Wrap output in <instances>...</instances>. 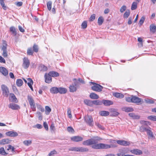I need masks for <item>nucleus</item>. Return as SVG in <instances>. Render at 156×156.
<instances>
[{
    "instance_id": "obj_1",
    "label": "nucleus",
    "mask_w": 156,
    "mask_h": 156,
    "mask_svg": "<svg viewBox=\"0 0 156 156\" xmlns=\"http://www.w3.org/2000/svg\"><path fill=\"white\" fill-rule=\"evenodd\" d=\"M101 138L98 136H94L92 138L83 141L82 144L85 146L92 145V148L96 149H106L111 147L110 145L102 143L97 144L98 141L102 140Z\"/></svg>"
},
{
    "instance_id": "obj_2",
    "label": "nucleus",
    "mask_w": 156,
    "mask_h": 156,
    "mask_svg": "<svg viewBox=\"0 0 156 156\" xmlns=\"http://www.w3.org/2000/svg\"><path fill=\"white\" fill-rule=\"evenodd\" d=\"M73 83L69 87V91L70 92H73L76 91L77 90V88L79 87L80 84L76 80V79H74L73 80Z\"/></svg>"
},
{
    "instance_id": "obj_3",
    "label": "nucleus",
    "mask_w": 156,
    "mask_h": 156,
    "mask_svg": "<svg viewBox=\"0 0 156 156\" xmlns=\"http://www.w3.org/2000/svg\"><path fill=\"white\" fill-rule=\"evenodd\" d=\"M68 150L73 151L82 152H88L89 151V149L87 148L78 147H71L69 148Z\"/></svg>"
},
{
    "instance_id": "obj_4",
    "label": "nucleus",
    "mask_w": 156,
    "mask_h": 156,
    "mask_svg": "<svg viewBox=\"0 0 156 156\" xmlns=\"http://www.w3.org/2000/svg\"><path fill=\"white\" fill-rule=\"evenodd\" d=\"M89 83L90 84H92L93 85V86L91 87V89L94 91L99 92L101 91L103 88V87L99 84L92 82H90Z\"/></svg>"
},
{
    "instance_id": "obj_5",
    "label": "nucleus",
    "mask_w": 156,
    "mask_h": 156,
    "mask_svg": "<svg viewBox=\"0 0 156 156\" xmlns=\"http://www.w3.org/2000/svg\"><path fill=\"white\" fill-rule=\"evenodd\" d=\"M84 120L89 126H94V122L91 116L89 115H86L84 117Z\"/></svg>"
},
{
    "instance_id": "obj_6",
    "label": "nucleus",
    "mask_w": 156,
    "mask_h": 156,
    "mask_svg": "<svg viewBox=\"0 0 156 156\" xmlns=\"http://www.w3.org/2000/svg\"><path fill=\"white\" fill-rule=\"evenodd\" d=\"M1 87L3 95L7 97L9 96V93L8 87L4 84L2 85Z\"/></svg>"
},
{
    "instance_id": "obj_7",
    "label": "nucleus",
    "mask_w": 156,
    "mask_h": 156,
    "mask_svg": "<svg viewBox=\"0 0 156 156\" xmlns=\"http://www.w3.org/2000/svg\"><path fill=\"white\" fill-rule=\"evenodd\" d=\"M23 66L25 69L28 68L30 64V62L27 58L24 57L23 59Z\"/></svg>"
},
{
    "instance_id": "obj_8",
    "label": "nucleus",
    "mask_w": 156,
    "mask_h": 156,
    "mask_svg": "<svg viewBox=\"0 0 156 156\" xmlns=\"http://www.w3.org/2000/svg\"><path fill=\"white\" fill-rule=\"evenodd\" d=\"M8 107L9 108L13 110H17L20 108V106L14 103H10Z\"/></svg>"
},
{
    "instance_id": "obj_9",
    "label": "nucleus",
    "mask_w": 156,
    "mask_h": 156,
    "mask_svg": "<svg viewBox=\"0 0 156 156\" xmlns=\"http://www.w3.org/2000/svg\"><path fill=\"white\" fill-rule=\"evenodd\" d=\"M5 134L6 136L10 137H15L18 135L17 133L13 131H10L7 132Z\"/></svg>"
},
{
    "instance_id": "obj_10",
    "label": "nucleus",
    "mask_w": 156,
    "mask_h": 156,
    "mask_svg": "<svg viewBox=\"0 0 156 156\" xmlns=\"http://www.w3.org/2000/svg\"><path fill=\"white\" fill-rule=\"evenodd\" d=\"M117 142L118 144L125 146H129L130 144L129 142L124 140H118Z\"/></svg>"
},
{
    "instance_id": "obj_11",
    "label": "nucleus",
    "mask_w": 156,
    "mask_h": 156,
    "mask_svg": "<svg viewBox=\"0 0 156 156\" xmlns=\"http://www.w3.org/2000/svg\"><path fill=\"white\" fill-rule=\"evenodd\" d=\"M132 102L138 103L141 102V99L135 96L132 95Z\"/></svg>"
},
{
    "instance_id": "obj_12",
    "label": "nucleus",
    "mask_w": 156,
    "mask_h": 156,
    "mask_svg": "<svg viewBox=\"0 0 156 156\" xmlns=\"http://www.w3.org/2000/svg\"><path fill=\"white\" fill-rule=\"evenodd\" d=\"M72 140L75 142H79L82 141L83 138L79 136H74L71 138Z\"/></svg>"
},
{
    "instance_id": "obj_13",
    "label": "nucleus",
    "mask_w": 156,
    "mask_h": 156,
    "mask_svg": "<svg viewBox=\"0 0 156 156\" xmlns=\"http://www.w3.org/2000/svg\"><path fill=\"white\" fill-rule=\"evenodd\" d=\"M130 152L133 154L136 155H140L142 154V151L139 149H134L130 151Z\"/></svg>"
},
{
    "instance_id": "obj_14",
    "label": "nucleus",
    "mask_w": 156,
    "mask_h": 156,
    "mask_svg": "<svg viewBox=\"0 0 156 156\" xmlns=\"http://www.w3.org/2000/svg\"><path fill=\"white\" fill-rule=\"evenodd\" d=\"M0 72L5 76H7L8 74V70L4 67H0Z\"/></svg>"
},
{
    "instance_id": "obj_15",
    "label": "nucleus",
    "mask_w": 156,
    "mask_h": 156,
    "mask_svg": "<svg viewBox=\"0 0 156 156\" xmlns=\"http://www.w3.org/2000/svg\"><path fill=\"white\" fill-rule=\"evenodd\" d=\"M109 111L111 113V116H117L119 114V113L116 110L113 108L110 109Z\"/></svg>"
},
{
    "instance_id": "obj_16",
    "label": "nucleus",
    "mask_w": 156,
    "mask_h": 156,
    "mask_svg": "<svg viewBox=\"0 0 156 156\" xmlns=\"http://www.w3.org/2000/svg\"><path fill=\"white\" fill-rule=\"evenodd\" d=\"M151 129L149 127V129L147 132V134L149 138L154 139L155 138V137L153 132L151 131Z\"/></svg>"
},
{
    "instance_id": "obj_17",
    "label": "nucleus",
    "mask_w": 156,
    "mask_h": 156,
    "mask_svg": "<svg viewBox=\"0 0 156 156\" xmlns=\"http://www.w3.org/2000/svg\"><path fill=\"white\" fill-rule=\"evenodd\" d=\"M44 77L45 79V82L49 83L51 82L52 78L51 76L48 75H48L47 73H45L44 75Z\"/></svg>"
},
{
    "instance_id": "obj_18",
    "label": "nucleus",
    "mask_w": 156,
    "mask_h": 156,
    "mask_svg": "<svg viewBox=\"0 0 156 156\" xmlns=\"http://www.w3.org/2000/svg\"><path fill=\"white\" fill-rule=\"evenodd\" d=\"M102 104L103 103L104 105L106 106H109L113 104L112 101L108 100H103L102 101Z\"/></svg>"
},
{
    "instance_id": "obj_19",
    "label": "nucleus",
    "mask_w": 156,
    "mask_h": 156,
    "mask_svg": "<svg viewBox=\"0 0 156 156\" xmlns=\"http://www.w3.org/2000/svg\"><path fill=\"white\" fill-rule=\"evenodd\" d=\"M48 74L49 76L52 77H57L59 75L58 73L54 71L50 72Z\"/></svg>"
},
{
    "instance_id": "obj_20",
    "label": "nucleus",
    "mask_w": 156,
    "mask_h": 156,
    "mask_svg": "<svg viewBox=\"0 0 156 156\" xmlns=\"http://www.w3.org/2000/svg\"><path fill=\"white\" fill-rule=\"evenodd\" d=\"M67 91V89L64 87H58V93L60 94H64L66 93Z\"/></svg>"
},
{
    "instance_id": "obj_21",
    "label": "nucleus",
    "mask_w": 156,
    "mask_h": 156,
    "mask_svg": "<svg viewBox=\"0 0 156 156\" xmlns=\"http://www.w3.org/2000/svg\"><path fill=\"white\" fill-rule=\"evenodd\" d=\"M10 140L8 139H4L0 140V144H5L9 143Z\"/></svg>"
},
{
    "instance_id": "obj_22",
    "label": "nucleus",
    "mask_w": 156,
    "mask_h": 156,
    "mask_svg": "<svg viewBox=\"0 0 156 156\" xmlns=\"http://www.w3.org/2000/svg\"><path fill=\"white\" fill-rule=\"evenodd\" d=\"M149 129V127L145 126H142L140 127V131L141 132H147Z\"/></svg>"
},
{
    "instance_id": "obj_23",
    "label": "nucleus",
    "mask_w": 156,
    "mask_h": 156,
    "mask_svg": "<svg viewBox=\"0 0 156 156\" xmlns=\"http://www.w3.org/2000/svg\"><path fill=\"white\" fill-rule=\"evenodd\" d=\"M50 92L52 94H57L58 93V88L56 87H53L50 89Z\"/></svg>"
},
{
    "instance_id": "obj_24",
    "label": "nucleus",
    "mask_w": 156,
    "mask_h": 156,
    "mask_svg": "<svg viewBox=\"0 0 156 156\" xmlns=\"http://www.w3.org/2000/svg\"><path fill=\"white\" fill-rule=\"evenodd\" d=\"M129 116L133 119H138L140 118V116L136 115L133 113H129Z\"/></svg>"
},
{
    "instance_id": "obj_25",
    "label": "nucleus",
    "mask_w": 156,
    "mask_h": 156,
    "mask_svg": "<svg viewBox=\"0 0 156 156\" xmlns=\"http://www.w3.org/2000/svg\"><path fill=\"white\" fill-rule=\"evenodd\" d=\"M90 98L92 99H96L99 98V96L95 93H91L90 95Z\"/></svg>"
},
{
    "instance_id": "obj_26",
    "label": "nucleus",
    "mask_w": 156,
    "mask_h": 156,
    "mask_svg": "<svg viewBox=\"0 0 156 156\" xmlns=\"http://www.w3.org/2000/svg\"><path fill=\"white\" fill-rule=\"evenodd\" d=\"M113 95L114 96L117 98H122L124 97V95L122 94L119 93H113Z\"/></svg>"
},
{
    "instance_id": "obj_27",
    "label": "nucleus",
    "mask_w": 156,
    "mask_h": 156,
    "mask_svg": "<svg viewBox=\"0 0 156 156\" xmlns=\"http://www.w3.org/2000/svg\"><path fill=\"white\" fill-rule=\"evenodd\" d=\"M122 109L123 111H125L126 112H132L133 111V108L132 107H124L122 108Z\"/></svg>"
},
{
    "instance_id": "obj_28",
    "label": "nucleus",
    "mask_w": 156,
    "mask_h": 156,
    "mask_svg": "<svg viewBox=\"0 0 156 156\" xmlns=\"http://www.w3.org/2000/svg\"><path fill=\"white\" fill-rule=\"evenodd\" d=\"M84 103L87 105L90 106H93L92 101L85 99L84 101Z\"/></svg>"
},
{
    "instance_id": "obj_29",
    "label": "nucleus",
    "mask_w": 156,
    "mask_h": 156,
    "mask_svg": "<svg viewBox=\"0 0 156 156\" xmlns=\"http://www.w3.org/2000/svg\"><path fill=\"white\" fill-rule=\"evenodd\" d=\"M27 99L30 105H33L35 104L34 101L32 97L30 95H28L27 96Z\"/></svg>"
},
{
    "instance_id": "obj_30",
    "label": "nucleus",
    "mask_w": 156,
    "mask_h": 156,
    "mask_svg": "<svg viewBox=\"0 0 156 156\" xmlns=\"http://www.w3.org/2000/svg\"><path fill=\"white\" fill-rule=\"evenodd\" d=\"M39 69L41 71L43 72L46 71L48 69L47 67L45 66L44 65L42 64L40 65V66H39Z\"/></svg>"
},
{
    "instance_id": "obj_31",
    "label": "nucleus",
    "mask_w": 156,
    "mask_h": 156,
    "mask_svg": "<svg viewBox=\"0 0 156 156\" xmlns=\"http://www.w3.org/2000/svg\"><path fill=\"white\" fill-rule=\"evenodd\" d=\"M9 30L14 36H15L16 34V30L14 27L13 26L9 28Z\"/></svg>"
},
{
    "instance_id": "obj_32",
    "label": "nucleus",
    "mask_w": 156,
    "mask_h": 156,
    "mask_svg": "<svg viewBox=\"0 0 156 156\" xmlns=\"http://www.w3.org/2000/svg\"><path fill=\"white\" fill-rule=\"evenodd\" d=\"M102 116H106L109 115V112L106 111H101L99 113Z\"/></svg>"
},
{
    "instance_id": "obj_33",
    "label": "nucleus",
    "mask_w": 156,
    "mask_h": 156,
    "mask_svg": "<svg viewBox=\"0 0 156 156\" xmlns=\"http://www.w3.org/2000/svg\"><path fill=\"white\" fill-rule=\"evenodd\" d=\"M119 151L121 152L122 156H124L125 154L128 153V151L127 148H124L120 150Z\"/></svg>"
},
{
    "instance_id": "obj_34",
    "label": "nucleus",
    "mask_w": 156,
    "mask_h": 156,
    "mask_svg": "<svg viewBox=\"0 0 156 156\" xmlns=\"http://www.w3.org/2000/svg\"><path fill=\"white\" fill-rule=\"evenodd\" d=\"M150 29L151 32L154 33L156 31V27L154 24H151L150 26Z\"/></svg>"
},
{
    "instance_id": "obj_35",
    "label": "nucleus",
    "mask_w": 156,
    "mask_h": 156,
    "mask_svg": "<svg viewBox=\"0 0 156 156\" xmlns=\"http://www.w3.org/2000/svg\"><path fill=\"white\" fill-rule=\"evenodd\" d=\"M93 105L94 104L96 105H101L102 104V101L98 100L92 101Z\"/></svg>"
},
{
    "instance_id": "obj_36",
    "label": "nucleus",
    "mask_w": 156,
    "mask_h": 156,
    "mask_svg": "<svg viewBox=\"0 0 156 156\" xmlns=\"http://www.w3.org/2000/svg\"><path fill=\"white\" fill-rule=\"evenodd\" d=\"M16 83L18 86L20 87L23 85V81L21 79H18L16 80Z\"/></svg>"
},
{
    "instance_id": "obj_37",
    "label": "nucleus",
    "mask_w": 156,
    "mask_h": 156,
    "mask_svg": "<svg viewBox=\"0 0 156 156\" xmlns=\"http://www.w3.org/2000/svg\"><path fill=\"white\" fill-rule=\"evenodd\" d=\"M5 0H0V3L1 5L2 6L3 9L4 10H6L7 9V7L5 5L4 1Z\"/></svg>"
},
{
    "instance_id": "obj_38",
    "label": "nucleus",
    "mask_w": 156,
    "mask_h": 156,
    "mask_svg": "<svg viewBox=\"0 0 156 156\" xmlns=\"http://www.w3.org/2000/svg\"><path fill=\"white\" fill-rule=\"evenodd\" d=\"M137 4L136 2H133L131 7V10H133L136 9L137 7Z\"/></svg>"
},
{
    "instance_id": "obj_39",
    "label": "nucleus",
    "mask_w": 156,
    "mask_h": 156,
    "mask_svg": "<svg viewBox=\"0 0 156 156\" xmlns=\"http://www.w3.org/2000/svg\"><path fill=\"white\" fill-rule=\"evenodd\" d=\"M51 111V108L48 106H46L45 107V111L46 114L49 115Z\"/></svg>"
},
{
    "instance_id": "obj_40",
    "label": "nucleus",
    "mask_w": 156,
    "mask_h": 156,
    "mask_svg": "<svg viewBox=\"0 0 156 156\" xmlns=\"http://www.w3.org/2000/svg\"><path fill=\"white\" fill-rule=\"evenodd\" d=\"M8 154L6 153L3 147H1L0 148V154L3 155H7Z\"/></svg>"
},
{
    "instance_id": "obj_41",
    "label": "nucleus",
    "mask_w": 156,
    "mask_h": 156,
    "mask_svg": "<svg viewBox=\"0 0 156 156\" xmlns=\"http://www.w3.org/2000/svg\"><path fill=\"white\" fill-rule=\"evenodd\" d=\"M104 21V19L102 16L99 17L98 20V23L99 25H101Z\"/></svg>"
},
{
    "instance_id": "obj_42",
    "label": "nucleus",
    "mask_w": 156,
    "mask_h": 156,
    "mask_svg": "<svg viewBox=\"0 0 156 156\" xmlns=\"http://www.w3.org/2000/svg\"><path fill=\"white\" fill-rule=\"evenodd\" d=\"M130 14V11L129 10H127L125 12L123 15V17L125 18H127Z\"/></svg>"
},
{
    "instance_id": "obj_43",
    "label": "nucleus",
    "mask_w": 156,
    "mask_h": 156,
    "mask_svg": "<svg viewBox=\"0 0 156 156\" xmlns=\"http://www.w3.org/2000/svg\"><path fill=\"white\" fill-rule=\"evenodd\" d=\"M52 6V2L51 1H49L47 3V6L48 9L50 11L51 9Z\"/></svg>"
},
{
    "instance_id": "obj_44",
    "label": "nucleus",
    "mask_w": 156,
    "mask_h": 156,
    "mask_svg": "<svg viewBox=\"0 0 156 156\" xmlns=\"http://www.w3.org/2000/svg\"><path fill=\"white\" fill-rule=\"evenodd\" d=\"M67 114L68 116L70 118H71L72 117V115H71V109L69 108L67 109Z\"/></svg>"
},
{
    "instance_id": "obj_45",
    "label": "nucleus",
    "mask_w": 156,
    "mask_h": 156,
    "mask_svg": "<svg viewBox=\"0 0 156 156\" xmlns=\"http://www.w3.org/2000/svg\"><path fill=\"white\" fill-rule=\"evenodd\" d=\"M27 83L29 86H31V85H32L33 83V82L32 80L30 78L27 79Z\"/></svg>"
},
{
    "instance_id": "obj_46",
    "label": "nucleus",
    "mask_w": 156,
    "mask_h": 156,
    "mask_svg": "<svg viewBox=\"0 0 156 156\" xmlns=\"http://www.w3.org/2000/svg\"><path fill=\"white\" fill-rule=\"evenodd\" d=\"M32 143L31 141L30 140H26L23 142V144L27 146H28L30 145Z\"/></svg>"
},
{
    "instance_id": "obj_47",
    "label": "nucleus",
    "mask_w": 156,
    "mask_h": 156,
    "mask_svg": "<svg viewBox=\"0 0 156 156\" xmlns=\"http://www.w3.org/2000/svg\"><path fill=\"white\" fill-rule=\"evenodd\" d=\"M148 118L151 120L156 121V116H149L148 117Z\"/></svg>"
},
{
    "instance_id": "obj_48",
    "label": "nucleus",
    "mask_w": 156,
    "mask_h": 156,
    "mask_svg": "<svg viewBox=\"0 0 156 156\" xmlns=\"http://www.w3.org/2000/svg\"><path fill=\"white\" fill-rule=\"evenodd\" d=\"M33 51L36 52H37L38 51V46L36 44H34L33 47Z\"/></svg>"
},
{
    "instance_id": "obj_49",
    "label": "nucleus",
    "mask_w": 156,
    "mask_h": 156,
    "mask_svg": "<svg viewBox=\"0 0 156 156\" xmlns=\"http://www.w3.org/2000/svg\"><path fill=\"white\" fill-rule=\"evenodd\" d=\"M8 148L7 149V150L9 151L10 149H11L12 151V152H13V153L14 154H15V153H14V152H15V151H14L15 148H14V147H13L12 146L10 145H8Z\"/></svg>"
},
{
    "instance_id": "obj_50",
    "label": "nucleus",
    "mask_w": 156,
    "mask_h": 156,
    "mask_svg": "<svg viewBox=\"0 0 156 156\" xmlns=\"http://www.w3.org/2000/svg\"><path fill=\"white\" fill-rule=\"evenodd\" d=\"M87 26V23L86 21H83L81 24L82 28L83 29L86 28Z\"/></svg>"
},
{
    "instance_id": "obj_51",
    "label": "nucleus",
    "mask_w": 156,
    "mask_h": 156,
    "mask_svg": "<svg viewBox=\"0 0 156 156\" xmlns=\"http://www.w3.org/2000/svg\"><path fill=\"white\" fill-rule=\"evenodd\" d=\"M145 20V17L144 16H142L140 20L139 24L140 25H142V24L143 23L144 21Z\"/></svg>"
},
{
    "instance_id": "obj_52",
    "label": "nucleus",
    "mask_w": 156,
    "mask_h": 156,
    "mask_svg": "<svg viewBox=\"0 0 156 156\" xmlns=\"http://www.w3.org/2000/svg\"><path fill=\"white\" fill-rule=\"evenodd\" d=\"M37 108L42 112H44V108L40 105H37Z\"/></svg>"
},
{
    "instance_id": "obj_53",
    "label": "nucleus",
    "mask_w": 156,
    "mask_h": 156,
    "mask_svg": "<svg viewBox=\"0 0 156 156\" xmlns=\"http://www.w3.org/2000/svg\"><path fill=\"white\" fill-rule=\"evenodd\" d=\"M33 53V51H32L31 48H29L27 51V54L29 55H32Z\"/></svg>"
},
{
    "instance_id": "obj_54",
    "label": "nucleus",
    "mask_w": 156,
    "mask_h": 156,
    "mask_svg": "<svg viewBox=\"0 0 156 156\" xmlns=\"http://www.w3.org/2000/svg\"><path fill=\"white\" fill-rule=\"evenodd\" d=\"M57 154V151L55 150H54L52 151H51L48 154L49 156H51L55 154Z\"/></svg>"
},
{
    "instance_id": "obj_55",
    "label": "nucleus",
    "mask_w": 156,
    "mask_h": 156,
    "mask_svg": "<svg viewBox=\"0 0 156 156\" xmlns=\"http://www.w3.org/2000/svg\"><path fill=\"white\" fill-rule=\"evenodd\" d=\"M132 96L130 97H127L126 98V101L129 102H132Z\"/></svg>"
},
{
    "instance_id": "obj_56",
    "label": "nucleus",
    "mask_w": 156,
    "mask_h": 156,
    "mask_svg": "<svg viewBox=\"0 0 156 156\" xmlns=\"http://www.w3.org/2000/svg\"><path fill=\"white\" fill-rule=\"evenodd\" d=\"M95 15L94 14L91 15L90 18V21H93L95 19Z\"/></svg>"
},
{
    "instance_id": "obj_57",
    "label": "nucleus",
    "mask_w": 156,
    "mask_h": 156,
    "mask_svg": "<svg viewBox=\"0 0 156 156\" xmlns=\"http://www.w3.org/2000/svg\"><path fill=\"white\" fill-rule=\"evenodd\" d=\"M10 95L12 98V99L13 101L16 102L17 99L14 94L11 93L10 94Z\"/></svg>"
},
{
    "instance_id": "obj_58",
    "label": "nucleus",
    "mask_w": 156,
    "mask_h": 156,
    "mask_svg": "<svg viewBox=\"0 0 156 156\" xmlns=\"http://www.w3.org/2000/svg\"><path fill=\"white\" fill-rule=\"evenodd\" d=\"M146 103L149 104H153L154 102L153 100L151 99H147L145 100Z\"/></svg>"
},
{
    "instance_id": "obj_59",
    "label": "nucleus",
    "mask_w": 156,
    "mask_h": 156,
    "mask_svg": "<svg viewBox=\"0 0 156 156\" xmlns=\"http://www.w3.org/2000/svg\"><path fill=\"white\" fill-rule=\"evenodd\" d=\"M126 9V6L125 5H123L120 8V11L121 12H123Z\"/></svg>"
},
{
    "instance_id": "obj_60",
    "label": "nucleus",
    "mask_w": 156,
    "mask_h": 156,
    "mask_svg": "<svg viewBox=\"0 0 156 156\" xmlns=\"http://www.w3.org/2000/svg\"><path fill=\"white\" fill-rule=\"evenodd\" d=\"M37 114L38 116V118L40 120H41L42 118L41 113L40 112H37Z\"/></svg>"
},
{
    "instance_id": "obj_61",
    "label": "nucleus",
    "mask_w": 156,
    "mask_h": 156,
    "mask_svg": "<svg viewBox=\"0 0 156 156\" xmlns=\"http://www.w3.org/2000/svg\"><path fill=\"white\" fill-rule=\"evenodd\" d=\"M134 18V17H130L129 18L128 21V23L129 25H130L132 23V19Z\"/></svg>"
},
{
    "instance_id": "obj_62",
    "label": "nucleus",
    "mask_w": 156,
    "mask_h": 156,
    "mask_svg": "<svg viewBox=\"0 0 156 156\" xmlns=\"http://www.w3.org/2000/svg\"><path fill=\"white\" fill-rule=\"evenodd\" d=\"M67 130L68 132L71 133H73L74 131L73 129L71 126H69L67 127Z\"/></svg>"
},
{
    "instance_id": "obj_63",
    "label": "nucleus",
    "mask_w": 156,
    "mask_h": 156,
    "mask_svg": "<svg viewBox=\"0 0 156 156\" xmlns=\"http://www.w3.org/2000/svg\"><path fill=\"white\" fill-rule=\"evenodd\" d=\"M30 105L31 108L32 109L33 111H34L36 110V107L35 104L33 105Z\"/></svg>"
},
{
    "instance_id": "obj_64",
    "label": "nucleus",
    "mask_w": 156,
    "mask_h": 156,
    "mask_svg": "<svg viewBox=\"0 0 156 156\" xmlns=\"http://www.w3.org/2000/svg\"><path fill=\"white\" fill-rule=\"evenodd\" d=\"M44 126L46 130H48V126L46 122H44Z\"/></svg>"
}]
</instances>
